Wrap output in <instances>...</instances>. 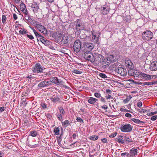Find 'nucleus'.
Segmentation results:
<instances>
[{"mask_svg":"<svg viewBox=\"0 0 157 157\" xmlns=\"http://www.w3.org/2000/svg\"><path fill=\"white\" fill-rule=\"evenodd\" d=\"M118 58L119 55L116 54L108 55L106 58L107 62H105L104 67H107L111 63L116 62Z\"/></svg>","mask_w":157,"mask_h":157,"instance_id":"f257e3e1","label":"nucleus"},{"mask_svg":"<svg viewBox=\"0 0 157 157\" xmlns=\"http://www.w3.org/2000/svg\"><path fill=\"white\" fill-rule=\"evenodd\" d=\"M141 36L143 40L145 41H149L153 38V34L151 31L147 30L142 33Z\"/></svg>","mask_w":157,"mask_h":157,"instance_id":"f03ea898","label":"nucleus"},{"mask_svg":"<svg viewBox=\"0 0 157 157\" xmlns=\"http://www.w3.org/2000/svg\"><path fill=\"white\" fill-rule=\"evenodd\" d=\"M45 69L40 63H37L32 68V71L34 73H39L43 72Z\"/></svg>","mask_w":157,"mask_h":157,"instance_id":"7ed1b4c3","label":"nucleus"},{"mask_svg":"<svg viewBox=\"0 0 157 157\" xmlns=\"http://www.w3.org/2000/svg\"><path fill=\"white\" fill-rule=\"evenodd\" d=\"M122 132H131L133 128V126L129 124H122L120 128Z\"/></svg>","mask_w":157,"mask_h":157,"instance_id":"20e7f679","label":"nucleus"},{"mask_svg":"<svg viewBox=\"0 0 157 157\" xmlns=\"http://www.w3.org/2000/svg\"><path fill=\"white\" fill-rule=\"evenodd\" d=\"M82 49L84 53L83 55V57L86 59L88 60V43H84Z\"/></svg>","mask_w":157,"mask_h":157,"instance_id":"39448f33","label":"nucleus"},{"mask_svg":"<svg viewBox=\"0 0 157 157\" xmlns=\"http://www.w3.org/2000/svg\"><path fill=\"white\" fill-rule=\"evenodd\" d=\"M31 8L33 9V10L36 14H39L41 12V10L39 7V4L34 2L31 6Z\"/></svg>","mask_w":157,"mask_h":157,"instance_id":"423d86ee","label":"nucleus"},{"mask_svg":"<svg viewBox=\"0 0 157 157\" xmlns=\"http://www.w3.org/2000/svg\"><path fill=\"white\" fill-rule=\"evenodd\" d=\"M115 71L116 72L120 74L121 76H124L127 74L126 69L123 67H119L116 69Z\"/></svg>","mask_w":157,"mask_h":157,"instance_id":"0eeeda50","label":"nucleus"},{"mask_svg":"<svg viewBox=\"0 0 157 157\" xmlns=\"http://www.w3.org/2000/svg\"><path fill=\"white\" fill-rule=\"evenodd\" d=\"M81 44L80 40H76L73 46L74 51L77 53L81 49Z\"/></svg>","mask_w":157,"mask_h":157,"instance_id":"6e6552de","label":"nucleus"},{"mask_svg":"<svg viewBox=\"0 0 157 157\" xmlns=\"http://www.w3.org/2000/svg\"><path fill=\"white\" fill-rule=\"evenodd\" d=\"M35 26L38 30L42 33L44 34H47V30L41 24L36 23L35 24Z\"/></svg>","mask_w":157,"mask_h":157,"instance_id":"1a4fd4ad","label":"nucleus"},{"mask_svg":"<svg viewBox=\"0 0 157 157\" xmlns=\"http://www.w3.org/2000/svg\"><path fill=\"white\" fill-rule=\"evenodd\" d=\"M140 75L141 77L146 80H149L153 78H157V77L154 75H149L146 74L141 73Z\"/></svg>","mask_w":157,"mask_h":157,"instance_id":"9d476101","label":"nucleus"},{"mask_svg":"<svg viewBox=\"0 0 157 157\" xmlns=\"http://www.w3.org/2000/svg\"><path fill=\"white\" fill-rule=\"evenodd\" d=\"M75 28L78 32H80L81 30L83 29L84 28L82 23L79 20H77L75 22Z\"/></svg>","mask_w":157,"mask_h":157,"instance_id":"9b49d317","label":"nucleus"},{"mask_svg":"<svg viewBox=\"0 0 157 157\" xmlns=\"http://www.w3.org/2000/svg\"><path fill=\"white\" fill-rule=\"evenodd\" d=\"M125 63L126 67L129 69L132 70L134 67V65L131 61L128 58H126Z\"/></svg>","mask_w":157,"mask_h":157,"instance_id":"f8f14e48","label":"nucleus"},{"mask_svg":"<svg viewBox=\"0 0 157 157\" xmlns=\"http://www.w3.org/2000/svg\"><path fill=\"white\" fill-rule=\"evenodd\" d=\"M138 150L135 147H133L131 149L128 153L129 157H134L137 155Z\"/></svg>","mask_w":157,"mask_h":157,"instance_id":"ddd939ff","label":"nucleus"},{"mask_svg":"<svg viewBox=\"0 0 157 157\" xmlns=\"http://www.w3.org/2000/svg\"><path fill=\"white\" fill-rule=\"evenodd\" d=\"M96 54L94 53L93 54L89 51V61H90L92 63H94L95 60H96Z\"/></svg>","mask_w":157,"mask_h":157,"instance_id":"4468645a","label":"nucleus"},{"mask_svg":"<svg viewBox=\"0 0 157 157\" xmlns=\"http://www.w3.org/2000/svg\"><path fill=\"white\" fill-rule=\"evenodd\" d=\"M149 69L152 71L157 70V61H154L151 63Z\"/></svg>","mask_w":157,"mask_h":157,"instance_id":"2eb2a0df","label":"nucleus"},{"mask_svg":"<svg viewBox=\"0 0 157 157\" xmlns=\"http://www.w3.org/2000/svg\"><path fill=\"white\" fill-rule=\"evenodd\" d=\"M109 8L108 6L104 5L103 7H101V11L102 13L105 15L109 12Z\"/></svg>","mask_w":157,"mask_h":157,"instance_id":"dca6fc26","label":"nucleus"},{"mask_svg":"<svg viewBox=\"0 0 157 157\" xmlns=\"http://www.w3.org/2000/svg\"><path fill=\"white\" fill-rule=\"evenodd\" d=\"M50 80L51 83H53L58 85L61 84L62 82L61 80L58 79L56 77H52L50 78Z\"/></svg>","mask_w":157,"mask_h":157,"instance_id":"f3484780","label":"nucleus"},{"mask_svg":"<svg viewBox=\"0 0 157 157\" xmlns=\"http://www.w3.org/2000/svg\"><path fill=\"white\" fill-rule=\"evenodd\" d=\"M128 74L129 75L133 76L135 77H138L140 74L136 71L132 70H129L128 71Z\"/></svg>","mask_w":157,"mask_h":157,"instance_id":"a211bd4d","label":"nucleus"},{"mask_svg":"<svg viewBox=\"0 0 157 157\" xmlns=\"http://www.w3.org/2000/svg\"><path fill=\"white\" fill-rule=\"evenodd\" d=\"M139 84L141 85L142 86H144L145 85L147 86H151L152 85H156L157 84V81H153V82H140L139 83Z\"/></svg>","mask_w":157,"mask_h":157,"instance_id":"6ab92c4d","label":"nucleus"},{"mask_svg":"<svg viewBox=\"0 0 157 157\" xmlns=\"http://www.w3.org/2000/svg\"><path fill=\"white\" fill-rule=\"evenodd\" d=\"M92 38L94 43H97L99 40V36L97 35V33L93 32L92 33Z\"/></svg>","mask_w":157,"mask_h":157,"instance_id":"aec40b11","label":"nucleus"},{"mask_svg":"<svg viewBox=\"0 0 157 157\" xmlns=\"http://www.w3.org/2000/svg\"><path fill=\"white\" fill-rule=\"evenodd\" d=\"M68 36H64L59 42L62 44H66L68 42Z\"/></svg>","mask_w":157,"mask_h":157,"instance_id":"412c9836","label":"nucleus"},{"mask_svg":"<svg viewBox=\"0 0 157 157\" xmlns=\"http://www.w3.org/2000/svg\"><path fill=\"white\" fill-rule=\"evenodd\" d=\"M131 121H133L134 123L143 125V124H145V122L143 121H140L138 119L132 118L131 119Z\"/></svg>","mask_w":157,"mask_h":157,"instance_id":"4be33fe9","label":"nucleus"},{"mask_svg":"<svg viewBox=\"0 0 157 157\" xmlns=\"http://www.w3.org/2000/svg\"><path fill=\"white\" fill-rule=\"evenodd\" d=\"M44 37L40 38V41L46 46L50 45L51 42L48 40H45L44 39Z\"/></svg>","mask_w":157,"mask_h":157,"instance_id":"5701e85b","label":"nucleus"},{"mask_svg":"<svg viewBox=\"0 0 157 157\" xmlns=\"http://www.w3.org/2000/svg\"><path fill=\"white\" fill-rule=\"evenodd\" d=\"M50 99L53 102L56 103L59 101L60 99L57 96L53 95L50 97Z\"/></svg>","mask_w":157,"mask_h":157,"instance_id":"b1692460","label":"nucleus"},{"mask_svg":"<svg viewBox=\"0 0 157 157\" xmlns=\"http://www.w3.org/2000/svg\"><path fill=\"white\" fill-rule=\"evenodd\" d=\"M97 101L98 99L96 98L91 97H89V103L93 104Z\"/></svg>","mask_w":157,"mask_h":157,"instance_id":"393cba45","label":"nucleus"},{"mask_svg":"<svg viewBox=\"0 0 157 157\" xmlns=\"http://www.w3.org/2000/svg\"><path fill=\"white\" fill-rule=\"evenodd\" d=\"M123 136H119L118 138L116 140L119 143L123 144L124 143V140H123Z\"/></svg>","mask_w":157,"mask_h":157,"instance_id":"a878e982","label":"nucleus"},{"mask_svg":"<svg viewBox=\"0 0 157 157\" xmlns=\"http://www.w3.org/2000/svg\"><path fill=\"white\" fill-rule=\"evenodd\" d=\"M64 35L61 32H58L57 35V41L59 42V41L61 40L63 36Z\"/></svg>","mask_w":157,"mask_h":157,"instance_id":"bb28decb","label":"nucleus"},{"mask_svg":"<svg viewBox=\"0 0 157 157\" xmlns=\"http://www.w3.org/2000/svg\"><path fill=\"white\" fill-rule=\"evenodd\" d=\"M38 86L40 87H46L45 81L41 82L38 85Z\"/></svg>","mask_w":157,"mask_h":157,"instance_id":"cd10ccee","label":"nucleus"},{"mask_svg":"<svg viewBox=\"0 0 157 157\" xmlns=\"http://www.w3.org/2000/svg\"><path fill=\"white\" fill-rule=\"evenodd\" d=\"M62 124L63 126L66 127L68 126L70 123L68 120H66L64 122H62Z\"/></svg>","mask_w":157,"mask_h":157,"instance_id":"c85d7f7f","label":"nucleus"},{"mask_svg":"<svg viewBox=\"0 0 157 157\" xmlns=\"http://www.w3.org/2000/svg\"><path fill=\"white\" fill-rule=\"evenodd\" d=\"M58 109L60 112L59 113L62 114L63 115H64L65 114V111L62 107L60 106L59 107Z\"/></svg>","mask_w":157,"mask_h":157,"instance_id":"c756f323","label":"nucleus"},{"mask_svg":"<svg viewBox=\"0 0 157 157\" xmlns=\"http://www.w3.org/2000/svg\"><path fill=\"white\" fill-rule=\"evenodd\" d=\"M30 135L33 137H35L37 135V133L36 131H31L29 132Z\"/></svg>","mask_w":157,"mask_h":157,"instance_id":"7c9ffc66","label":"nucleus"},{"mask_svg":"<svg viewBox=\"0 0 157 157\" xmlns=\"http://www.w3.org/2000/svg\"><path fill=\"white\" fill-rule=\"evenodd\" d=\"M98 139V137L97 136L93 135L90 136L89 137V139L90 140H96Z\"/></svg>","mask_w":157,"mask_h":157,"instance_id":"2f4dec72","label":"nucleus"},{"mask_svg":"<svg viewBox=\"0 0 157 157\" xmlns=\"http://www.w3.org/2000/svg\"><path fill=\"white\" fill-rule=\"evenodd\" d=\"M124 140L128 143H131L133 142L132 139L128 136H125Z\"/></svg>","mask_w":157,"mask_h":157,"instance_id":"473e14b6","label":"nucleus"},{"mask_svg":"<svg viewBox=\"0 0 157 157\" xmlns=\"http://www.w3.org/2000/svg\"><path fill=\"white\" fill-rule=\"evenodd\" d=\"M59 127H55L54 129V132L56 135H59Z\"/></svg>","mask_w":157,"mask_h":157,"instance_id":"72a5a7b5","label":"nucleus"},{"mask_svg":"<svg viewBox=\"0 0 157 157\" xmlns=\"http://www.w3.org/2000/svg\"><path fill=\"white\" fill-rule=\"evenodd\" d=\"M20 9L21 11L27 9L25 5L23 3L20 4Z\"/></svg>","mask_w":157,"mask_h":157,"instance_id":"f704fd0d","label":"nucleus"},{"mask_svg":"<svg viewBox=\"0 0 157 157\" xmlns=\"http://www.w3.org/2000/svg\"><path fill=\"white\" fill-rule=\"evenodd\" d=\"M19 33L20 34H25L27 33L26 30H25L24 29L22 28L19 31Z\"/></svg>","mask_w":157,"mask_h":157,"instance_id":"c9c22d12","label":"nucleus"},{"mask_svg":"<svg viewBox=\"0 0 157 157\" xmlns=\"http://www.w3.org/2000/svg\"><path fill=\"white\" fill-rule=\"evenodd\" d=\"M56 115L57 118L59 121H61L62 120V115H63L62 114L57 113Z\"/></svg>","mask_w":157,"mask_h":157,"instance_id":"e433bc0d","label":"nucleus"},{"mask_svg":"<svg viewBox=\"0 0 157 157\" xmlns=\"http://www.w3.org/2000/svg\"><path fill=\"white\" fill-rule=\"evenodd\" d=\"M7 18L6 17L5 15H2V22L3 24L5 23L6 21Z\"/></svg>","mask_w":157,"mask_h":157,"instance_id":"4c0bfd02","label":"nucleus"},{"mask_svg":"<svg viewBox=\"0 0 157 157\" xmlns=\"http://www.w3.org/2000/svg\"><path fill=\"white\" fill-rule=\"evenodd\" d=\"M46 84V86H48L49 85H52V83L51 82V80L50 81H47L46 80H44Z\"/></svg>","mask_w":157,"mask_h":157,"instance_id":"58836bf2","label":"nucleus"},{"mask_svg":"<svg viewBox=\"0 0 157 157\" xmlns=\"http://www.w3.org/2000/svg\"><path fill=\"white\" fill-rule=\"evenodd\" d=\"M94 96L96 98H99L101 97V94L99 93H95L94 94Z\"/></svg>","mask_w":157,"mask_h":157,"instance_id":"ea45409f","label":"nucleus"},{"mask_svg":"<svg viewBox=\"0 0 157 157\" xmlns=\"http://www.w3.org/2000/svg\"><path fill=\"white\" fill-rule=\"evenodd\" d=\"M99 76L102 78H107L105 74L100 73L99 74Z\"/></svg>","mask_w":157,"mask_h":157,"instance_id":"a19ab883","label":"nucleus"},{"mask_svg":"<svg viewBox=\"0 0 157 157\" xmlns=\"http://www.w3.org/2000/svg\"><path fill=\"white\" fill-rule=\"evenodd\" d=\"M36 36L37 37H40V38L43 37V36L41 35L40 33H39L37 32L36 31L34 33Z\"/></svg>","mask_w":157,"mask_h":157,"instance_id":"79ce46f5","label":"nucleus"},{"mask_svg":"<svg viewBox=\"0 0 157 157\" xmlns=\"http://www.w3.org/2000/svg\"><path fill=\"white\" fill-rule=\"evenodd\" d=\"M73 72L75 74H80L82 73V72L80 71L75 70L73 71Z\"/></svg>","mask_w":157,"mask_h":157,"instance_id":"37998d69","label":"nucleus"},{"mask_svg":"<svg viewBox=\"0 0 157 157\" xmlns=\"http://www.w3.org/2000/svg\"><path fill=\"white\" fill-rule=\"evenodd\" d=\"M128 155V153L126 152L123 153L121 154V156L123 157H125V155H126L127 157H129Z\"/></svg>","mask_w":157,"mask_h":157,"instance_id":"c03bdc74","label":"nucleus"},{"mask_svg":"<svg viewBox=\"0 0 157 157\" xmlns=\"http://www.w3.org/2000/svg\"><path fill=\"white\" fill-rule=\"evenodd\" d=\"M24 17L25 19L28 21H30L31 20V16L30 15L29 16H24Z\"/></svg>","mask_w":157,"mask_h":157,"instance_id":"a18cd8bd","label":"nucleus"},{"mask_svg":"<svg viewBox=\"0 0 157 157\" xmlns=\"http://www.w3.org/2000/svg\"><path fill=\"white\" fill-rule=\"evenodd\" d=\"M125 116L126 117L128 118H131L132 117V115L129 113H126L125 115Z\"/></svg>","mask_w":157,"mask_h":157,"instance_id":"49530a36","label":"nucleus"},{"mask_svg":"<svg viewBox=\"0 0 157 157\" xmlns=\"http://www.w3.org/2000/svg\"><path fill=\"white\" fill-rule=\"evenodd\" d=\"M102 143H108V140L106 138H104L101 139V140Z\"/></svg>","mask_w":157,"mask_h":157,"instance_id":"de8ad7c7","label":"nucleus"},{"mask_svg":"<svg viewBox=\"0 0 157 157\" xmlns=\"http://www.w3.org/2000/svg\"><path fill=\"white\" fill-rule=\"evenodd\" d=\"M157 119V115L153 116L151 118V120L153 121L156 120Z\"/></svg>","mask_w":157,"mask_h":157,"instance_id":"09e8293b","label":"nucleus"},{"mask_svg":"<svg viewBox=\"0 0 157 157\" xmlns=\"http://www.w3.org/2000/svg\"><path fill=\"white\" fill-rule=\"evenodd\" d=\"M76 120L78 122H79L81 123L83 122V120L80 117H77Z\"/></svg>","mask_w":157,"mask_h":157,"instance_id":"8fccbe9b","label":"nucleus"},{"mask_svg":"<svg viewBox=\"0 0 157 157\" xmlns=\"http://www.w3.org/2000/svg\"><path fill=\"white\" fill-rule=\"evenodd\" d=\"M117 133L115 132L114 133L112 134L109 136V137L110 138H113L115 137L117 135Z\"/></svg>","mask_w":157,"mask_h":157,"instance_id":"3c124183","label":"nucleus"},{"mask_svg":"<svg viewBox=\"0 0 157 157\" xmlns=\"http://www.w3.org/2000/svg\"><path fill=\"white\" fill-rule=\"evenodd\" d=\"M94 48L93 45L92 44L89 43V50H91Z\"/></svg>","mask_w":157,"mask_h":157,"instance_id":"603ef678","label":"nucleus"},{"mask_svg":"<svg viewBox=\"0 0 157 157\" xmlns=\"http://www.w3.org/2000/svg\"><path fill=\"white\" fill-rule=\"evenodd\" d=\"M157 113V111H155L154 112H151L150 113H149L148 115L149 116H151L155 114H156Z\"/></svg>","mask_w":157,"mask_h":157,"instance_id":"864d4df0","label":"nucleus"},{"mask_svg":"<svg viewBox=\"0 0 157 157\" xmlns=\"http://www.w3.org/2000/svg\"><path fill=\"white\" fill-rule=\"evenodd\" d=\"M112 92V91L110 89H107L105 91L106 94H111Z\"/></svg>","mask_w":157,"mask_h":157,"instance_id":"5fc2aeb1","label":"nucleus"},{"mask_svg":"<svg viewBox=\"0 0 157 157\" xmlns=\"http://www.w3.org/2000/svg\"><path fill=\"white\" fill-rule=\"evenodd\" d=\"M27 36L31 40L33 39L34 38L33 36L32 35H29L28 34H27Z\"/></svg>","mask_w":157,"mask_h":157,"instance_id":"6e6d98bb","label":"nucleus"},{"mask_svg":"<svg viewBox=\"0 0 157 157\" xmlns=\"http://www.w3.org/2000/svg\"><path fill=\"white\" fill-rule=\"evenodd\" d=\"M137 106L140 108L142 106V103L141 101H139L137 103Z\"/></svg>","mask_w":157,"mask_h":157,"instance_id":"4d7b16f0","label":"nucleus"},{"mask_svg":"<svg viewBox=\"0 0 157 157\" xmlns=\"http://www.w3.org/2000/svg\"><path fill=\"white\" fill-rule=\"evenodd\" d=\"M13 17L15 20H16L18 18L17 14L15 13H13Z\"/></svg>","mask_w":157,"mask_h":157,"instance_id":"13d9d810","label":"nucleus"},{"mask_svg":"<svg viewBox=\"0 0 157 157\" xmlns=\"http://www.w3.org/2000/svg\"><path fill=\"white\" fill-rule=\"evenodd\" d=\"M41 106L43 108H46L47 107L45 103H42L41 104Z\"/></svg>","mask_w":157,"mask_h":157,"instance_id":"bf43d9fd","label":"nucleus"},{"mask_svg":"<svg viewBox=\"0 0 157 157\" xmlns=\"http://www.w3.org/2000/svg\"><path fill=\"white\" fill-rule=\"evenodd\" d=\"M130 100V98H126L123 101L125 103H128Z\"/></svg>","mask_w":157,"mask_h":157,"instance_id":"052dcab7","label":"nucleus"},{"mask_svg":"<svg viewBox=\"0 0 157 157\" xmlns=\"http://www.w3.org/2000/svg\"><path fill=\"white\" fill-rule=\"evenodd\" d=\"M101 108L105 109H106L108 108V106L107 105H104L101 107Z\"/></svg>","mask_w":157,"mask_h":157,"instance_id":"680f3d73","label":"nucleus"},{"mask_svg":"<svg viewBox=\"0 0 157 157\" xmlns=\"http://www.w3.org/2000/svg\"><path fill=\"white\" fill-rule=\"evenodd\" d=\"M105 97L107 99H108L111 98L112 96L110 95L109 94H108V95H106Z\"/></svg>","mask_w":157,"mask_h":157,"instance_id":"e2e57ef3","label":"nucleus"},{"mask_svg":"<svg viewBox=\"0 0 157 157\" xmlns=\"http://www.w3.org/2000/svg\"><path fill=\"white\" fill-rule=\"evenodd\" d=\"M126 109L124 108H121L120 109V110L122 112H126Z\"/></svg>","mask_w":157,"mask_h":157,"instance_id":"0e129e2a","label":"nucleus"},{"mask_svg":"<svg viewBox=\"0 0 157 157\" xmlns=\"http://www.w3.org/2000/svg\"><path fill=\"white\" fill-rule=\"evenodd\" d=\"M100 101L101 102H105V99L103 97H101L100 99Z\"/></svg>","mask_w":157,"mask_h":157,"instance_id":"69168bd1","label":"nucleus"},{"mask_svg":"<svg viewBox=\"0 0 157 157\" xmlns=\"http://www.w3.org/2000/svg\"><path fill=\"white\" fill-rule=\"evenodd\" d=\"M5 110V108L4 107H2L0 108V112H2Z\"/></svg>","mask_w":157,"mask_h":157,"instance_id":"338daca9","label":"nucleus"},{"mask_svg":"<svg viewBox=\"0 0 157 157\" xmlns=\"http://www.w3.org/2000/svg\"><path fill=\"white\" fill-rule=\"evenodd\" d=\"M21 0H13L14 2L17 3V4H18L20 2V1Z\"/></svg>","mask_w":157,"mask_h":157,"instance_id":"774afa93","label":"nucleus"}]
</instances>
